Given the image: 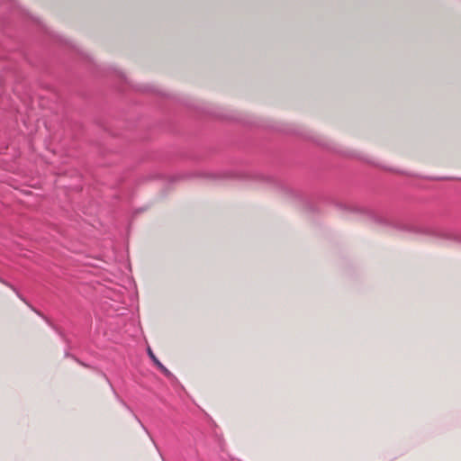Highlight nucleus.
I'll list each match as a JSON object with an SVG mask.
<instances>
[{
	"instance_id": "obj_1",
	"label": "nucleus",
	"mask_w": 461,
	"mask_h": 461,
	"mask_svg": "<svg viewBox=\"0 0 461 461\" xmlns=\"http://www.w3.org/2000/svg\"><path fill=\"white\" fill-rule=\"evenodd\" d=\"M149 356H150L151 357H153V358H154V355H153V353L151 352V350H149Z\"/></svg>"
}]
</instances>
